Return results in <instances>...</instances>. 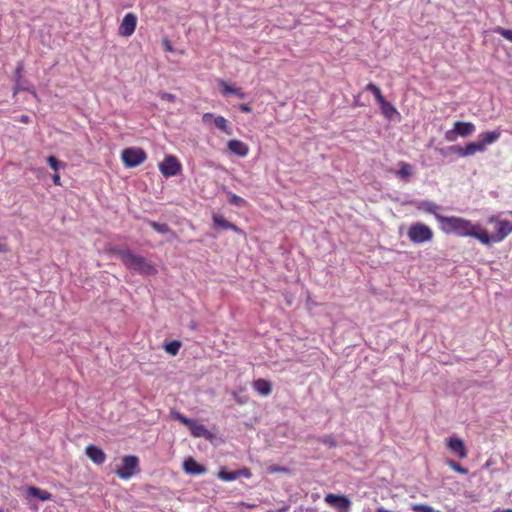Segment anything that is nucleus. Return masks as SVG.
Listing matches in <instances>:
<instances>
[{
    "mask_svg": "<svg viewBox=\"0 0 512 512\" xmlns=\"http://www.w3.org/2000/svg\"><path fill=\"white\" fill-rule=\"evenodd\" d=\"M437 222L440 224V230L447 235L453 234L478 239L481 230L480 226L473 225L462 217L437 216Z\"/></svg>",
    "mask_w": 512,
    "mask_h": 512,
    "instance_id": "f257e3e1",
    "label": "nucleus"
},
{
    "mask_svg": "<svg viewBox=\"0 0 512 512\" xmlns=\"http://www.w3.org/2000/svg\"><path fill=\"white\" fill-rule=\"evenodd\" d=\"M115 253L122 261V264L133 273L144 276H153L156 273L153 264L142 255L136 254L128 248L117 249Z\"/></svg>",
    "mask_w": 512,
    "mask_h": 512,
    "instance_id": "f03ea898",
    "label": "nucleus"
},
{
    "mask_svg": "<svg viewBox=\"0 0 512 512\" xmlns=\"http://www.w3.org/2000/svg\"><path fill=\"white\" fill-rule=\"evenodd\" d=\"M500 136L501 131L499 129L490 132H482L478 135L477 141L466 144V151L472 154V156L477 153H483L488 145H493L499 140Z\"/></svg>",
    "mask_w": 512,
    "mask_h": 512,
    "instance_id": "7ed1b4c3",
    "label": "nucleus"
},
{
    "mask_svg": "<svg viewBox=\"0 0 512 512\" xmlns=\"http://www.w3.org/2000/svg\"><path fill=\"white\" fill-rule=\"evenodd\" d=\"M511 230V223L508 221H498V227H496V233L489 235L488 232L482 228L480 230V234L478 236L479 242H481L484 245H490L492 243H500L503 241L510 233Z\"/></svg>",
    "mask_w": 512,
    "mask_h": 512,
    "instance_id": "20e7f679",
    "label": "nucleus"
},
{
    "mask_svg": "<svg viewBox=\"0 0 512 512\" xmlns=\"http://www.w3.org/2000/svg\"><path fill=\"white\" fill-rule=\"evenodd\" d=\"M408 238L410 242L415 244L427 243L432 240L433 232L430 227L416 222L409 227Z\"/></svg>",
    "mask_w": 512,
    "mask_h": 512,
    "instance_id": "39448f33",
    "label": "nucleus"
},
{
    "mask_svg": "<svg viewBox=\"0 0 512 512\" xmlns=\"http://www.w3.org/2000/svg\"><path fill=\"white\" fill-rule=\"evenodd\" d=\"M116 475L122 480L131 479L139 473V461L137 456L126 455L122 458V466L116 469Z\"/></svg>",
    "mask_w": 512,
    "mask_h": 512,
    "instance_id": "423d86ee",
    "label": "nucleus"
},
{
    "mask_svg": "<svg viewBox=\"0 0 512 512\" xmlns=\"http://www.w3.org/2000/svg\"><path fill=\"white\" fill-rule=\"evenodd\" d=\"M121 159L126 168L138 167L147 159V154L141 148L123 149Z\"/></svg>",
    "mask_w": 512,
    "mask_h": 512,
    "instance_id": "0eeeda50",
    "label": "nucleus"
},
{
    "mask_svg": "<svg viewBox=\"0 0 512 512\" xmlns=\"http://www.w3.org/2000/svg\"><path fill=\"white\" fill-rule=\"evenodd\" d=\"M475 132V125L470 122H454L453 128L445 133L448 142L456 141L458 137H469Z\"/></svg>",
    "mask_w": 512,
    "mask_h": 512,
    "instance_id": "6e6552de",
    "label": "nucleus"
},
{
    "mask_svg": "<svg viewBox=\"0 0 512 512\" xmlns=\"http://www.w3.org/2000/svg\"><path fill=\"white\" fill-rule=\"evenodd\" d=\"M180 170V162L173 155L165 157L164 161L159 164L160 173L167 178L178 175Z\"/></svg>",
    "mask_w": 512,
    "mask_h": 512,
    "instance_id": "1a4fd4ad",
    "label": "nucleus"
},
{
    "mask_svg": "<svg viewBox=\"0 0 512 512\" xmlns=\"http://www.w3.org/2000/svg\"><path fill=\"white\" fill-rule=\"evenodd\" d=\"M137 27V17L132 13H126L124 15L120 28H118V34L123 37H130L133 35Z\"/></svg>",
    "mask_w": 512,
    "mask_h": 512,
    "instance_id": "9d476101",
    "label": "nucleus"
},
{
    "mask_svg": "<svg viewBox=\"0 0 512 512\" xmlns=\"http://www.w3.org/2000/svg\"><path fill=\"white\" fill-rule=\"evenodd\" d=\"M325 502L331 507H336L340 512H349L350 501L346 496L330 493L326 495Z\"/></svg>",
    "mask_w": 512,
    "mask_h": 512,
    "instance_id": "9b49d317",
    "label": "nucleus"
},
{
    "mask_svg": "<svg viewBox=\"0 0 512 512\" xmlns=\"http://www.w3.org/2000/svg\"><path fill=\"white\" fill-rule=\"evenodd\" d=\"M412 204L415 205V208L417 210H420L425 213H430L435 216L437 219V216H442L438 211H440L442 208L437 203L431 201V200H417L412 202Z\"/></svg>",
    "mask_w": 512,
    "mask_h": 512,
    "instance_id": "f8f14e48",
    "label": "nucleus"
},
{
    "mask_svg": "<svg viewBox=\"0 0 512 512\" xmlns=\"http://www.w3.org/2000/svg\"><path fill=\"white\" fill-rule=\"evenodd\" d=\"M189 427L191 435L195 438H204L206 440H211L213 438V434L208 431L205 425L198 423L195 420L190 421V424H185Z\"/></svg>",
    "mask_w": 512,
    "mask_h": 512,
    "instance_id": "ddd939ff",
    "label": "nucleus"
},
{
    "mask_svg": "<svg viewBox=\"0 0 512 512\" xmlns=\"http://www.w3.org/2000/svg\"><path fill=\"white\" fill-rule=\"evenodd\" d=\"M212 221H214V226L216 228L231 230V231H234V233H236L238 235H244V232L242 229L238 228V226L235 225L234 223L226 220V218H224L220 214H215L214 217H212Z\"/></svg>",
    "mask_w": 512,
    "mask_h": 512,
    "instance_id": "4468645a",
    "label": "nucleus"
},
{
    "mask_svg": "<svg viewBox=\"0 0 512 512\" xmlns=\"http://www.w3.org/2000/svg\"><path fill=\"white\" fill-rule=\"evenodd\" d=\"M85 453L95 464L102 465L105 463L106 454L100 447L96 445H88L86 446Z\"/></svg>",
    "mask_w": 512,
    "mask_h": 512,
    "instance_id": "2eb2a0df",
    "label": "nucleus"
},
{
    "mask_svg": "<svg viewBox=\"0 0 512 512\" xmlns=\"http://www.w3.org/2000/svg\"><path fill=\"white\" fill-rule=\"evenodd\" d=\"M447 447L452 451L453 454L463 459L467 457V450L465 449L462 439L459 438H448Z\"/></svg>",
    "mask_w": 512,
    "mask_h": 512,
    "instance_id": "dca6fc26",
    "label": "nucleus"
},
{
    "mask_svg": "<svg viewBox=\"0 0 512 512\" xmlns=\"http://www.w3.org/2000/svg\"><path fill=\"white\" fill-rule=\"evenodd\" d=\"M227 148L231 153L238 157H245L248 155V145L243 143L241 140H230L227 143Z\"/></svg>",
    "mask_w": 512,
    "mask_h": 512,
    "instance_id": "f3484780",
    "label": "nucleus"
},
{
    "mask_svg": "<svg viewBox=\"0 0 512 512\" xmlns=\"http://www.w3.org/2000/svg\"><path fill=\"white\" fill-rule=\"evenodd\" d=\"M438 153H440L443 157H447L448 155L455 154L458 157L466 158L471 156L470 153L465 151V146L462 147L460 145H451L446 148L437 149Z\"/></svg>",
    "mask_w": 512,
    "mask_h": 512,
    "instance_id": "a211bd4d",
    "label": "nucleus"
},
{
    "mask_svg": "<svg viewBox=\"0 0 512 512\" xmlns=\"http://www.w3.org/2000/svg\"><path fill=\"white\" fill-rule=\"evenodd\" d=\"M184 471L191 475H200L205 473V467L198 464L194 458H188L184 461Z\"/></svg>",
    "mask_w": 512,
    "mask_h": 512,
    "instance_id": "6ab92c4d",
    "label": "nucleus"
},
{
    "mask_svg": "<svg viewBox=\"0 0 512 512\" xmlns=\"http://www.w3.org/2000/svg\"><path fill=\"white\" fill-rule=\"evenodd\" d=\"M253 389L262 396H269L271 393V382L263 378H259L252 384Z\"/></svg>",
    "mask_w": 512,
    "mask_h": 512,
    "instance_id": "aec40b11",
    "label": "nucleus"
},
{
    "mask_svg": "<svg viewBox=\"0 0 512 512\" xmlns=\"http://www.w3.org/2000/svg\"><path fill=\"white\" fill-rule=\"evenodd\" d=\"M218 84H220L222 95H235L241 99H245V94L241 89L231 86L223 80L218 81Z\"/></svg>",
    "mask_w": 512,
    "mask_h": 512,
    "instance_id": "412c9836",
    "label": "nucleus"
},
{
    "mask_svg": "<svg viewBox=\"0 0 512 512\" xmlns=\"http://www.w3.org/2000/svg\"><path fill=\"white\" fill-rule=\"evenodd\" d=\"M28 495L33 497V498H36V499H39L40 501H49L51 500V493L47 490H44L42 488H37V487H29L28 490Z\"/></svg>",
    "mask_w": 512,
    "mask_h": 512,
    "instance_id": "4be33fe9",
    "label": "nucleus"
},
{
    "mask_svg": "<svg viewBox=\"0 0 512 512\" xmlns=\"http://www.w3.org/2000/svg\"><path fill=\"white\" fill-rule=\"evenodd\" d=\"M399 170L395 171V175L400 177L403 180H408L413 172V167L411 164L400 161L399 162Z\"/></svg>",
    "mask_w": 512,
    "mask_h": 512,
    "instance_id": "5701e85b",
    "label": "nucleus"
},
{
    "mask_svg": "<svg viewBox=\"0 0 512 512\" xmlns=\"http://www.w3.org/2000/svg\"><path fill=\"white\" fill-rule=\"evenodd\" d=\"M378 103L380 106V111H382V114L389 120H393L394 116L397 115L395 107L386 100L379 101Z\"/></svg>",
    "mask_w": 512,
    "mask_h": 512,
    "instance_id": "b1692460",
    "label": "nucleus"
},
{
    "mask_svg": "<svg viewBox=\"0 0 512 512\" xmlns=\"http://www.w3.org/2000/svg\"><path fill=\"white\" fill-rule=\"evenodd\" d=\"M214 125L216 128L220 129L222 133L232 135V128L229 126L225 117L217 115V118L214 120Z\"/></svg>",
    "mask_w": 512,
    "mask_h": 512,
    "instance_id": "393cba45",
    "label": "nucleus"
},
{
    "mask_svg": "<svg viewBox=\"0 0 512 512\" xmlns=\"http://www.w3.org/2000/svg\"><path fill=\"white\" fill-rule=\"evenodd\" d=\"M228 197V203L237 207V208H243L247 205V201L242 199L241 197L237 196L236 194L232 192H227Z\"/></svg>",
    "mask_w": 512,
    "mask_h": 512,
    "instance_id": "a878e982",
    "label": "nucleus"
},
{
    "mask_svg": "<svg viewBox=\"0 0 512 512\" xmlns=\"http://www.w3.org/2000/svg\"><path fill=\"white\" fill-rule=\"evenodd\" d=\"M217 477L223 481H234L235 479H237L239 477V472L238 471H226V470H221L218 472L217 474Z\"/></svg>",
    "mask_w": 512,
    "mask_h": 512,
    "instance_id": "bb28decb",
    "label": "nucleus"
},
{
    "mask_svg": "<svg viewBox=\"0 0 512 512\" xmlns=\"http://www.w3.org/2000/svg\"><path fill=\"white\" fill-rule=\"evenodd\" d=\"M181 347V343L179 340H173L169 342L168 344L164 345L165 352L175 356L177 353H179V349Z\"/></svg>",
    "mask_w": 512,
    "mask_h": 512,
    "instance_id": "cd10ccee",
    "label": "nucleus"
},
{
    "mask_svg": "<svg viewBox=\"0 0 512 512\" xmlns=\"http://www.w3.org/2000/svg\"><path fill=\"white\" fill-rule=\"evenodd\" d=\"M150 227L153 228L154 231H156L159 234L165 235L170 231V228L168 224L165 223H159L157 221H149Z\"/></svg>",
    "mask_w": 512,
    "mask_h": 512,
    "instance_id": "c85d7f7f",
    "label": "nucleus"
},
{
    "mask_svg": "<svg viewBox=\"0 0 512 512\" xmlns=\"http://www.w3.org/2000/svg\"><path fill=\"white\" fill-rule=\"evenodd\" d=\"M366 91H369L374 95V98L377 99V102L385 100L383 97V94H381V91L377 85H374L373 83H369L366 86Z\"/></svg>",
    "mask_w": 512,
    "mask_h": 512,
    "instance_id": "c756f323",
    "label": "nucleus"
},
{
    "mask_svg": "<svg viewBox=\"0 0 512 512\" xmlns=\"http://www.w3.org/2000/svg\"><path fill=\"white\" fill-rule=\"evenodd\" d=\"M47 163L49 165V167L51 169H53V171H56L60 168H64L65 167V163L56 159L54 156H49L47 158Z\"/></svg>",
    "mask_w": 512,
    "mask_h": 512,
    "instance_id": "7c9ffc66",
    "label": "nucleus"
},
{
    "mask_svg": "<svg viewBox=\"0 0 512 512\" xmlns=\"http://www.w3.org/2000/svg\"><path fill=\"white\" fill-rule=\"evenodd\" d=\"M494 32L512 43V30L498 26L494 29Z\"/></svg>",
    "mask_w": 512,
    "mask_h": 512,
    "instance_id": "2f4dec72",
    "label": "nucleus"
},
{
    "mask_svg": "<svg viewBox=\"0 0 512 512\" xmlns=\"http://www.w3.org/2000/svg\"><path fill=\"white\" fill-rule=\"evenodd\" d=\"M447 464H448V467L452 468V470L455 471L456 473H461L463 475L468 473L467 468L463 467L461 464H459L453 460L448 461Z\"/></svg>",
    "mask_w": 512,
    "mask_h": 512,
    "instance_id": "473e14b6",
    "label": "nucleus"
},
{
    "mask_svg": "<svg viewBox=\"0 0 512 512\" xmlns=\"http://www.w3.org/2000/svg\"><path fill=\"white\" fill-rule=\"evenodd\" d=\"M320 442L328 447H336V439L332 435H325L320 438Z\"/></svg>",
    "mask_w": 512,
    "mask_h": 512,
    "instance_id": "72a5a7b5",
    "label": "nucleus"
},
{
    "mask_svg": "<svg viewBox=\"0 0 512 512\" xmlns=\"http://www.w3.org/2000/svg\"><path fill=\"white\" fill-rule=\"evenodd\" d=\"M411 510L414 512H437L435 509H433L425 504L412 505Z\"/></svg>",
    "mask_w": 512,
    "mask_h": 512,
    "instance_id": "f704fd0d",
    "label": "nucleus"
},
{
    "mask_svg": "<svg viewBox=\"0 0 512 512\" xmlns=\"http://www.w3.org/2000/svg\"><path fill=\"white\" fill-rule=\"evenodd\" d=\"M172 417L181 422L182 424L186 425V424H190V422L192 421V419L184 416L183 414L179 413V412H176V411H173L172 412Z\"/></svg>",
    "mask_w": 512,
    "mask_h": 512,
    "instance_id": "c9c22d12",
    "label": "nucleus"
},
{
    "mask_svg": "<svg viewBox=\"0 0 512 512\" xmlns=\"http://www.w3.org/2000/svg\"><path fill=\"white\" fill-rule=\"evenodd\" d=\"M215 118H217L216 115L212 113H205L202 115V123H204V125H211L213 124V121H215Z\"/></svg>",
    "mask_w": 512,
    "mask_h": 512,
    "instance_id": "e433bc0d",
    "label": "nucleus"
},
{
    "mask_svg": "<svg viewBox=\"0 0 512 512\" xmlns=\"http://www.w3.org/2000/svg\"><path fill=\"white\" fill-rule=\"evenodd\" d=\"M22 72H23V64L18 63L16 70H15V80L16 82H19L22 78Z\"/></svg>",
    "mask_w": 512,
    "mask_h": 512,
    "instance_id": "4c0bfd02",
    "label": "nucleus"
},
{
    "mask_svg": "<svg viewBox=\"0 0 512 512\" xmlns=\"http://www.w3.org/2000/svg\"><path fill=\"white\" fill-rule=\"evenodd\" d=\"M268 472H270V473H285L286 468L278 467V466H270V467H268Z\"/></svg>",
    "mask_w": 512,
    "mask_h": 512,
    "instance_id": "58836bf2",
    "label": "nucleus"
},
{
    "mask_svg": "<svg viewBox=\"0 0 512 512\" xmlns=\"http://www.w3.org/2000/svg\"><path fill=\"white\" fill-rule=\"evenodd\" d=\"M160 98H162L165 101L173 102L175 100V95L169 93H162L160 94Z\"/></svg>",
    "mask_w": 512,
    "mask_h": 512,
    "instance_id": "ea45409f",
    "label": "nucleus"
},
{
    "mask_svg": "<svg viewBox=\"0 0 512 512\" xmlns=\"http://www.w3.org/2000/svg\"><path fill=\"white\" fill-rule=\"evenodd\" d=\"M163 46H164V50L165 51H167V52H172L173 51V47H171V44H170L168 39H164L163 40Z\"/></svg>",
    "mask_w": 512,
    "mask_h": 512,
    "instance_id": "a19ab883",
    "label": "nucleus"
},
{
    "mask_svg": "<svg viewBox=\"0 0 512 512\" xmlns=\"http://www.w3.org/2000/svg\"><path fill=\"white\" fill-rule=\"evenodd\" d=\"M240 110H241V112H244V113H250V112H252V107L249 106L248 104H241Z\"/></svg>",
    "mask_w": 512,
    "mask_h": 512,
    "instance_id": "79ce46f5",
    "label": "nucleus"
},
{
    "mask_svg": "<svg viewBox=\"0 0 512 512\" xmlns=\"http://www.w3.org/2000/svg\"><path fill=\"white\" fill-rule=\"evenodd\" d=\"M238 473H240V477H247L249 478L250 477V471L248 468H243L241 470H237Z\"/></svg>",
    "mask_w": 512,
    "mask_h": 512,
    "instance_id": "37998d69",
    "label": "nucleus"
},
{
    "mask_svg": "<svg viewBox=\"0 0 512 512\" xmlns=\"http://www.w3.org/2000/svg\"><path fill=\"white\" fill-rule=\"evenodd\" d=\"M52 179H53V183H54L55 185H58V186H59V185L61 184V183H60V176H59V174H53V178H52Z\"/></svg>",
    "mask_w": 512,
    "mask_h": 512,
    "instance_id": "c03bdc74",
    "label": "nucleus"
},
{
    "mask_svg": "<svg viewBox=\"0 0 512 512\" xmlns=\"http://www.w3.org/2000/svg\"><path fill=\"white\" fill-rule=\"evenodd\" d=\"M23 90H25V89L19 85V82H16L15 95H16L19 91H23Z\"/></svg>",
    "mask_w": 512,
    "mask_h": 512,
    "instance_id": "a18cd8bd",
    "label": "nucleus"
},
{
    "mask_svg": "<svg viewBox=\"0 0 512 512\" xmlns=\"http://www.w3.org/2000/svg\"><path fill=\"white\" fill-rule=\"evenodd\" d=\"M375 512H393V511L386 510L384 507H379L377 510H375Z\"/></svg>",
    "mask_w": 512,
    "mask_h": 512,
    "instance_id": "49530a36",
    "label": "nucleus"
},
{
    "mask_svg": "<svg viewBox=\"0 0 512 512\" xmlns=\"http://www.w3.org/2000/svg\"><path fill=\"white\" fill-rule=\"evenodd\" d=\"M493 512H512V509H504V510L496 509Z\"/></svg>",
    "mask_w": 512,
    "mask_h": 512,
    "instance_id": "de8ad7c7",
    "label": "nucleus"
},
{
    "mask_svg": "<svg viewBox=\"0 0 512 512\" xmlns=\"http://www.w3.org/2000/svg\"><path fill=\"white\" fill-rule=\"evenodd\" d=\"M0 252H6V246L0 244Z\"/></svg>",
    "mask_w": 512,
    "mask_h": 512,
    "instance_id": "09e8293b",
    "label": "nucleus"
},
{
    "mask_svg": "<svg viewBox=\"0 0 512 512\" xmlns=\"http://www.w3.org/2000/svg\"><path fill=\"white\" fill-rule=\"evenodd\" d=\"M22 121H23V122H27V121H28V117H27V116H23V117H22Z\"/></svg>",
    "mask_w": 512,
    "mask_h": 512,
    "instance_id": "8fccbe9b",
    "label": "nucleus"
},
{
    "mask_svg": "<svg viewBox=\"0 0 512 512\" xmlns=\"http://www.w3.org/2000/svg\"><path fill=\"white\" fill-rule=\"evenodd\" d=\"M237 402L240 403V404L243 403L242 399H238Z\"/></svg>",
    "mask_w": 512,
    "mask_h": 512,
    "instance_id": "3c124183",
    "label": "nucleus"
},
{
    "mask_svg": "<svg viewBox=\"0 0 512 512\" xmlns=\"http://www.w3.org/2000/svg\"><path fill=\"white\" fill-rule=\"evenodd\" d=\"M508 214H509V216H511V217H512V210H510V211L508 212Z\"/></svg>",
    "mask_w": 512,
    "mask_h": 512,
    "instance_id": "603ef678",
    "label": "nucleus"
},
{
    "mask_svg": "<svg viewBox=\"0 0 512 512\" xmlns=\"http://www.w3.org/2000/svg\"><path fill=\"white\" fill-rule=\"evenodd\" d=\"M511 230H512V223H511Z\"/></svg>",
    "mask_w": 512,
    "mask_h": 512,
    "instance_id": "864d4df0",
    "label": "nucleus"
},
{
    "mask_svg": "<svg viewBox=\"0 0 512 512\" xmlns=\"http://www.w3.org/2000/svg\"><path fill=\"white\" fill-rule=\"evenodd\" d=\"M0 512H2V510H0Z\"/></svg>",
    "mask_w": 512,
    "mask_h": 512,
    "instance_id": "5fc2aeb1",
    "label": "nucleus"
}]
</instances>
